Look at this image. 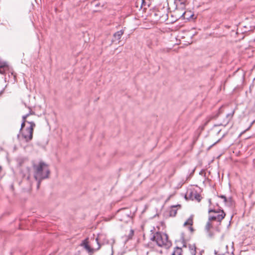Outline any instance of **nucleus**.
<instances>
[{
	"mask_svg": "<svg viewBox=\"0 0 255 255\" xmlns=\"http://www.w3.org/2000/svg\"><path fill=\"white\" fill-rule=\"evenodd\" d=\"M193 224V216H191L190 218L184 223V226L187 225L192 226Z\"/></svg>",
	"mask_w": 255,
	"mask_h": 255,
	"instance_id": "obj_14",
	"label": "nucleus"
},
{
	"mask_svg": "<svg viewBox=\"0 0 255 255\" xmlns=\"http://www.w3.org/2000/svg\"><path fill=\"white\" fill-rule=\"evenodd\" d=\"M143 5H145V4H144V1H143V0H142V6H143Z\"/></svg>",
	"mask_w": 255,
	"mask_h": 255,
	"instance_id": "obj_24",
	"label": "nucleus"
},
{
	"mask_svg": "<svg viewBox=\"0 0 255 255\" xmlns=\"http://www.w3.org/2000/svg\"><path fill=\"white\" fill-rule=\"evenodd\" d=\"M218 198L222 199L223 200V202L225 204L227 202V199L225 196L222 195L220 197H218Z\"/></svg>",
	"mask_w": 255,
	"mask_h": 255,
	"instance_id": "obj_19",
	"label": "nucleus"
},
{
	"mask_svg": "<svg viewBox=\"0 0 255 255\" xmlns=\"http://www.w3.org/2000/svg\"><path fill=\"white\" fill-rule=\"evenodd\" d=\"M190 229L191 231H192V228L191 227H190Z\"/></svg>",
	"mask_w": 255,
	"mask_h": 255,
	"instance_id": "obj_28",
	"label": "nucleus"
},
{
	"mask_svg": "<svg viewBox=\"0 0 255 255\" xmlns=\"http://www.w3.org/2000/svg\"><path fill=\"white\" fill-rule=\"evenodd\" d=\"M159 233L158 232H156L155 234L153 235L152 237H151V240L153 242H154L156 245L159 246Z\"/></svg>",
	"mask_w": 255,
	"mask_h": 255,
	"instance_id": "obj_10",
	"label": "nucleus"
},
{
	"mask_svg": "<svg viewBox=\"0 0 255 255\" xmlns=\"http://www.w3.org/2000/svg\"><path fill=\"white\" fill-rule=\"evenodd\" d=\"M214 212L215 214L209 217L210 220L213 222L217 221L220 223L225 217V214L223 210L216 211L215 210H209V213Z\"/></svg>",
	"mask_w": 255,
	"mask_h": 255,
	"instance_id": "obj_3",
	"label": "nucleus"
},
{
	"mask_svg": "<svg viewBox=\"0 0 255 255\" xmlns=\"http://www.w3.org/2000/svg\"><path fill=\"white\" fill-rule=\"evenodd\" d=\"M27 118H28V117ZM27 119L28 121H32L31 120H29L28 119Z\"/></svg>",
	"mask_w": 255,
	"mask_h": 255,
	"instance_id": "obj_26",
	"label": "nucleus"
},
{
	"mask_svg": "<svg viewBox=\"0 0 255 255\" xmlns=\"http://www.w3.org/2000/svg\"><path fill=\"white\" fill-rule=\"evenodd\" d=\"M174 2L176 5H184L185 3V0H174Z\"/></svg>",
	"mask_w": 255,
	"mask_h": 255,
	"instance_id": "obj_16",
	"label": "nucleus"
},
{
	"mask_svg": "<svg viewBox=\"0 0 255 255\" xmlns=\"http://www.w3.org/2000/svg\"><path fill=\"white\" fill-rule=\"evenodd\" d=\"M9 69L8 65L5 62L0 61V74H5Z\"/></svg>",
	"mask_w": 255,
	"mask_h": 255,
	"instance_id": "obj_8",
	"label": "nucleus"
},
{
	"mask_svg": "<svg viewBox=\"0 0 255 255\" xmlns=\"http://www.w3.org/2000/svg\"><path fill=\"white\" fill-rule=\"evenodd\" d=\"M29 111L28 114L22 117V122L20 129V134L17 135V137L28 142L33 138V130L36 125L34 121H28L27 118L30 115H34L35 112L29 108Z\"/></svg>",
	"mask_w": 255,
	"mask_h": 255,
	"instance_id": "obj_1",
	"label": "nucleus"
},
{
	"mask_svg": "<svg viewBox=\"0 0 255 255\" xmlns=\"http://www.w3.org/2000/svg\"><path fill=\"white\" fill-rule=\"evenodd\" d=\"M96 6H99V4H96Z\"/></svg>",
	"mask_w": 255,
	"mask_h": 255,
	"instance_id": "obj_29",
	"label": "nucleus"
},
{
	"mask_svg": "<svg viewBox=\"0 0 255 255\" xmlns=\"http://www.w3.org/2000/svg\"><path fill=\"white\" fill-rule=\"evenodd\" d=\"M166 19V15H162L160 17V20L165 21Z\"/></svg>",
	"mask_w": 255,
	"mask_h": 255,
	"instance_id": "obj_20",
	"label": "nucleus"
},
{
	"mask_svg": "<svg viewBox=\"0 0 255 255\" xmlns=\"http://www.w3.org/2000/svg\"><path fill=\"white\" fill-rule=\"evenodd\" d=\"M124 33V30H121L120 31H117L114 34V36L115 38L117 40H120L122 36L123 35Z\"/></svg>",
	"mask_w": 255,
	"mask_h": 255,
	"instance_id": "obj_11",
	"label": "nucleus"
},
{
	"mask_svg": "<svg viewBox=\"0 0 255 255\" xmlns=\"http://www.w3.org/2000/svg\"><path fill=\"white\" fill-rule=\"evenodd\" d=\"M74 255H82V252L79 251L77 253L75 254Z\"/></svg>",
	"mask_w": 255,
	"mask_h": 255,
	"instance_id": "obj_21",
	"label": "nucleus"
},
{
	"mask_svg": "<svg viewBox=\"0 0 255 255\" xmlns=\"http://www.w3.org/2000/svg\"><path fill=\"white\" fill-rule=\"evenodd\" d=\"M214 222L209 219V221L207 223L205 226V230L208 234V235L210 237H212L213 236V233L212 231V229L213 228Z\"/></svg>",
	"mask_w": 255,
	"mask_h": 255,
	"instance_id": "obj_7",
	"label": "nucleus"
},
{
	"mask_svg": "<svg viewBox=\"0 0 255 255\" xmlns=\"http://www.w3.org/2000/svg\"><path fill=\"white\" fill-rule=\"evenodd\" d=\"M182 249L181 248L177 247L175 249L174 252L172 253V255H181Z\"/></svg>",
	"mask_w": 255,
	"mask_h": 255,
	"instance_id": "obj_15",
	"label": "nucleus"
},
{
	"mask_svg": "<svg viewBox=\"0 0 255 255\" xmlns=\"http://www.w3.org/2000/svg\"><path fill=\"white\" fill-rule=\"evenodd\" d=\"M34 177L37 181V188H39L41 181L49 177L50 170L48 165L43 161L33 165Z\"/></svg>",
	"mask_w": 255,
	"mask_h": 255,
	"instance_id": "obj_2",
	"label": "nucleus"
},
{
	"mask_svg": "<svg viewBox=\"0 0 255 255\" xmlns=\"http://www.w3.org/2000/svg\"><path fill=\"white\" fill-rule=\"evenodd\" d=\"M189 248L190 250V253L192 255H196V247L194 244H190L189 245Z\"/></svg>",
	"mask_w": 255,
	"mask_h": 255,
	"instance_id": "obj_13",
	"label": "nucleus"
},
{
	"mask_svg": "<svg viewBox=\"0 0 255 255\" xmlns=\"http://www.w3.org/2000/svg\"><path fill=\"white\" fill-rule=\"evenodd\" d=\"M185 197L192 200L200 201L201 200L200 195L194 189H189L187 191Z\"/></svg>",
	"mask_w": 255,
	"mask_h": 255,
	"instance_id": "obj_5",
	"label": "nucleus"
},
{
	"mask_svg": "<svg viewBox=\"0 0 255 255\" xmlns=\"http://www.w3.org/2000/svg\"><path fill=\"white\" fill-rule=\"evenodd\" d=\"M154 16H156L157 14L156 13H154Z\"/></svg>",
	"mask_w": 255,
	"mask_h": 255,
	"instance_id": "obj_27",
	"label": "nucleus"
},
{
	"mask_svg": "<svg viewBox=\"0 0 255 255\" xmlns=\"http://www.w3.org/2000/svg\"><path fill=\"white\" fill-rule=\"evenodd\" d=\"M215 254H216V255H217V252H216V251L215 252Z\"/></svg>",
	"mask_w": 255,
	"mask_h": 255,
	"instance_id": "obj_30",
	"label": "nucleus"
},
{
	"mask_svg": "<svg viewBox=\"0 0 255 255\" xmlns=\"http://www.w3.org/2000/svg\"><path fill=\"white\" fill-rule=\"evenodd\" d=\"M119 219L120 220H121V221H124V220H125V219H124V218H119Z\"/></svg>",
	"mask_w": 255,
	"mask_h": 255,
	"instance_id": "obj_23",
	"label": "nucleus"
},
{
	"mask_svg": "<svg viewBox=\"0 0 255 255\" xmlns=\"http://www.w3.org/2000/svg\"><path fill=\"white\" fill-rule=\"evenodd\" d=\"M171 246V242L168 240V236L166 234H160V247L168 249Z\"/></svg>",
	"mask_w": 255,
	"mask_h": 255,
	"instance_id": "obj_6",
	"label": "nucleus"
},
{
	"mask_svg": "<svg viewBox=\"0 0 255 255\" xmlns=\"http://www.w3.org/2000/svg\"><path fill=\"white\" fill-rule=\"evenodd\" d=\"M3 90H4V89H3L2 90H1L0 91V95H1L2 94V93H3Z\"/></svg>",
	"mask_w": 255,
	"mask_h": 255,
	"instance_id": "obj_22",
	"label": "nucleus"
},
{
	"mask_svg": "<svg viewBox=\"0 0 255 255\" xmlns=\"http://www.w3.org/2000/svg\"><path fill=\"white\" fill-rule=\"evenodd\" d=\"M1 169H2L1 167L0 166V172H1Z\"/></svg>",
	"mask_w": 255,
	"mask_h": 255,
	"instance_id": "obj_25",
	"label": "nucleus"
},
{
	"mask_svg": "<svg viewBox=\"0 0 255 255\" xmlns=\"http://www.w3.org/2000/svg\"><path fill=\"white\" fill-rule=\"evenodd\" d=\"M120 215H124L126 217H128V214H125L123 212V210H120L118 211V216H120Z\"/></svg>",
	"mask_w": 255,
	"mask_h": 255,
	"instance_id": "obj_18",
	"label": "nucleus"
},
{
	"mask_svg": "<svg viewBox=\"0 0 255 255\" xmlns=\"http://www.w3.org/2000/svg\"><path fill=\"white\" fill-rule=\"evenodd\" d=\"M133 235H134V231H133V230L131 229L129 231L128 235V240L132 239Z\"/></svg>",
	"mask_w": 255,
	"mask_h": 255,
	"instance_id": "obj_17",
	"label": "nucleus"
},
{
	"mask_svg": "<svg viewBox=\"0 0 255 255\" xmlns=\"http://www.w3.org/2000/svg\"><path fill=\"white\" fill-rule=\"evenodd\" d=\"M177 207H179L180 208V205L174 206H173L171 208V210L170 211V212H169L170 216L174 217V216H175L176 215V213H177V209H176V208Z\"/></svg>",
	"mask_w": 255,
	"mask_h": 255,
	"instance_id": "obj_12",
	"label": "nucleus"
},
{
	"mask_svg": "<svg viewBox=\"0 0 255 255\" xmlns=\"http://www.w3.org/2000/svg\"><path fill=\"white\" fill-rule=\"evenodd\" d=\"M234 112H233L232 113L228 114V115H227L226 120L222 123H221L220 125L226 126L232 119L234 115Z\"/></svg>",
	"mask_w": 255,
	"mask_h": 255,
	"instance_id": "obj_9",
	"label": "nucleus"
},
{
	"mask_svg": "<svg viewBox=\"0 0 255 255\" xmlns=\"http://www.w3.org/2000/svg\"><path fill=\"white\" fill-rule=\"evenodd\" d=\"M95 242L98 244V248L96 249L92 248L88 244V242L87 239L84 240L82 243L81 244V246L83 247L89 254L90 255H92L95 252L99 250L100 249L101 245H100L98 238L95 239Z\"/></svg>",
	"mask_w": 255,
	"mask_h": 255,
	"instance_id": "obj_4",
	"label": "nucleus"
}]
</instances>
